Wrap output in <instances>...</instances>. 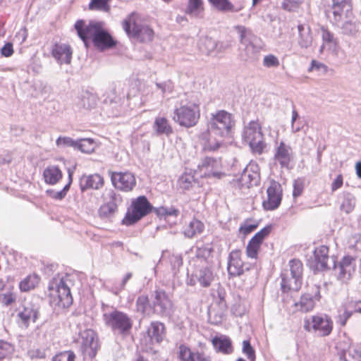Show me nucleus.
I'll return each instance as SVG.
<instances>
[{"label": "nucleus", "mask_w": 361, "mask_h": 361, "mask_svg": "<svg viewBox=\"0 0 361 361\" xmlns=\"http://www.w3.org/2000/svg\"><path fill=\"white\" fill-rule=\"evenodd\" d=\"M235 121L231 114L220 110L212 114L208 124L209 137L204 145V149L216 151L224 145V138L229 136Z\"/></svg>", "instance_id": "f257e3e1"}, {"label": "nucleus", "mask_w": 361, "mask_h": 361, "mask_svg": "<svg viewBox=\"0 0 361 361\" xmlns=\"http://www.w3.org/2000/svg\"><path fill=\"white\" fill-rule=\"evenodd\" d=\"M75 28L86 47L91 39L94 45L100 50L111 48L115 42L110 34L104 28L102 22L91 21L85 25L83 20H78Z\"/></svg>", "instance_id": "f03ea898"}, {"label": "nucleus", "mask_w": 361, "mask_h": 361, "mask_svg": "<svg viewBox=\"0 0 361 361\" xmlns=\"http://www.w3.org/2000/svg\"><path fill=\"white\" fill-rule=\"evenodd\" d=\"M72 275L66 273L64 276L54 277L49 283V302L55 310L70 307L73 303L70 285L72 284Z\"/></svg>", "instance_id": "7ed1b4c3"}, {"label": "nucleus", "mask_w": 361, "mask_h": 361, "mask_svg": "<svg viewBox=\"0 0 361 361\" xmlns=\"http://www.w3.org/2000/svg\"><path fill=\"white\" fill-rule=\"evenodd\" d=\"M242 137L248 144L251 151L257 154H262L267 147L262 126L258 121H252L245 126Z\"/></svg>", "instance_id": "20e7f679"}, {"label": "nucleus", "mask_w": 361, "mask_h": 361, "mask_svg": "<svg viewBox=\"0 0 361 361\" xmlns=\"http://www.w3.org/2000/svg\"><path fill=\"white\" fill-rule=\"evenodd\" d=\"M102 318L105 325L115 334L126 336L129 334L133 326L132 319L121 311L114 310L111 312H105Z\"/></svg>", "instance_id": "39448f33"}, {"label": "nucleus", "mask_w": 361, "mask_h": 361, "mask_svg": "<svg viewBox=\"0 0 361 361\" xmlns=\"http://www.w3.org/2000/svg\"><path fill=\"white\" fill-rule=\"evenodd\" d=\"M123 27L129 37L136 38L140 42H151L153 39V30L149 26L141 24L134 13L123 20Z\"/></svg>", "instance_id": "423d86ee"}, {"label": "nucleus", "mask_w": 361, "mask_h": 361, "mask_svg": "<svg viewBox=\"0 0 361 361\" xmlns=\"http://www.w3.org/2000/svg\"><path fill=\"white\" fill-rule=\"evenodd\" d=\"M302 325L305 331L317 332L322 336H329L334 327L331 318L326 314L306 317Z\"/></svg>", "instance_id": "0eeeda50"}, {"label": "nucleus", "mask_w": 361, "mask_h": 361, "mask_svg": "<svg viewBox=\"0 0 361 361\" xmlns=\"http://www.w3.org/2000/svg\"><path fill=\"white\" fill-rule=\"evenodd\" d=\"M85 359H92L99 348L97 333L91 329L80 330L75 340Z\"/></svg>", "instance_id": "6e6552de"}, {"label": "nucleus", "mask_w": 361, "mask_h": 361, "mask_svg": "<svg viewBox=\"0 0 361 361\" xmlns=\"http://www.w3.org/2000/svg\"><path fill=\"white\" fill-rule=\"evenodd\" d=\"M152 206L144 195L139 196L131 202L130 207L123 219V224L127 226L133 225L142 218L149 214Z\"/></svg>", "instance_id": "1a4fd4ad"}, {"label": "nucleus", "mask_w": 361, "mask_h": 361, "mask_svg": "<svg viewBox=\"0 0 361 361\" xmlns=\"http://www.w3.org/2000/svg\"><path fill=\"white\" fill-rule=\"evenodd\" d=\"M200 116L199 105L195 103L181 104L174 111L173 119L180 126L190 128L197 124Z\"/></svg>", "instance_id": "9d476101"}, {"label": "nucleus", "mask_w": 361, "mask_h": 361, "mask_svg": "<svg viewBox=\"0 0 361 361\" xmlns=\"http://www.w3.org/2000/svg\"><path fill=\"white\" fill-rule=\"evenodd\" d=\"M307 265L312 271H325L336 269V261L329 256V248L325 245L317 247L313 257L307 259Z\"/></svg>", "instance_id": "9b49d317"}, {"label": "nucleus", "mask_w": 361, "mask_h": 361, "mask_svg": "<svg viewBox=\"0 0 361 361\" xmlns=\"http://www.w3.org/2000/svg\"><path fill=\"white\" fill-rule=\"evenodd\" d=\"M259 180V168L257 163L250 162L243 171L240 177L233 180V184L239 189L250 188L257 185Z\"/></svg>", "instance_id": "f8f14e48"}, {"label": "nucleus", "mask_w": 361, "mask_h": 361, "mask_svg": "<svg viewBox=\"0 0 361 361\" xmlns=\"http://www.w3.org/2000/svg\"><path fill=\"white\" fill-rule=\"evenodd\" d=\"M113 185L123 192L132 191L136 185L134 174L129 171H109Z\"/></svg>", "instance_id": "ddd939ff"}, {"label": "nucleus", "mask_w": 361, "mask_h": 361, "mask_svg": "<svg viewBox=\"0 0 361 361\" xmlns=\"http://www.w3.org/2000/svg\"><path fill=\"white\" fill-rule=\"evenodd\" d=\"M282 188L279 183L272 180L267 189V198L262 206L265 210H274L279 207L281 202Z\"/></svg>", "instance_id": "4468645a"}, {"label": "nucleus", "mask_w": 361, "mask_h": 361, "mask_svg": "<svg viewBox=\"0 0 361 361\" xmlns=\"http://www.w3.org/2000/svg\"><path fill=\"white\" fill-rule=\"evenodd\" d=\"M153 296L154 312L159 315H169L173 304L166 292L162 290H156Z\"/></svg>", "instance_id": "2eb2a0df"}, {"label": "nucleus", "mask_w": 361, "mask_h": 361, "mask_svg": "<svg viewBox=\"0 0 361 361\" xmlns=\"http://www.w3.org/2000/svg\"><path fill=\"white\" fill-rule=\"evenodd\" d=\"M197 168L201 177L221 178V161L219 159L206 157L202 160V163L198 165Z\"/></svg>", "instance_id": "dca6fc26"}, {"label": "nucleus", "mask_w": 361, "mask_h": 361, "mask_svg": "<svg viewBox=\"0 0 361 361\" xmlns=\"http://www.w3.org/2000/svg\"><path fill=\"white\" fill-rule=\"evenodd\" d=\"M333 15L332 22L337 24L341 21L345 16L346 18L352 14V4L350 0H333V5L331 11Z\"/></svg>", "instance_id": "f3484780"}, {"label": "nucleus", "mask_w": 361, "mask_h": 361, "mask_svg": "<svg viewBox=\"0 0 361 361\" xmlns=\"http://www.w3.org/2000/svg\"><path fill=\"white\" fill-rule=\"evenodd\" d=\"M214 279L213 272H187L186 283L190 286L199 283L201 286L207 287Z\"/></svg>", "instance_id": "a211bd4d"}, {"label": "nucleus", "mask_w": 361, "mask_h": 361, "mask_svg": "<svg viewBox=\"0 0 361 361\" xmlns=\"http://www.w3.org/2000/svg\"><path fill=\"white\" fill-rule=\"evenodd\" d=\"M104 183L103 177L98 173L84 175L80 179V188L82 192L88 189L99 190Z\"/></svg>", "instance_id": "6ab92c4d"}, {"label": "nucleus", "mask_w": 361, "mask_h": 361, "mask_svg": "<svg viewBox=\"0 0 361 361\" xmlns=\"http://www.w3.org/2000/svg\"><path fill=\"white\" fill-rule=\"evenodd\" d=\"M292 149L284 142H281L276 148L274 160L281 168H288L291 159Z\"/></svg>", "instance_id": "aec40b11"}, {"label": "nucleus", "mask_w": 361, "mask_h": 361, "mask_svg": "<svg viewBox=\"0 0 361 361\" xmlns=\"http://www.w3.org/2000/svg\"><path fill=\"white\" fill-rule=\"evenodd\" d=\"M72 53L71 47L66 44H56L52 49V56L60 64L71 63Z\"/></svg>", "instance_id": "412c9836"}, {"label": "nucleus", "mask_w": 361, "mask_h": 361, "mask_svg": "<svg viewBox=\"0 0 361 361\" xmlns=\"http://www.w3.org/2000/svg\"><path fill=\"white\" fill-rule=\"evenodd\" d=\"M245 47L241 56L244 61L254 62L258 59L262 47L259 41H252L243 45Z\"/></svg>", "instance_id": "4be33fe9"}, {"label": "nucleus", "mask_w": 361, "mask_h": 361, "mask_svg": "<svg viewBox=\"0 0 361 361\" xmlns=\"http://www.w3.org/2000/svg\"><path fill=\"white\" fill-rule=\"evenodd\" d=\"M204 11L203 0H188L185 13L190 18L197 19L202 18Z\"/></svg>", "instance_id": "5701e85b"}, {"label": "nucleus", "mask_w": 361, "mask_h": 361, "mask_svg": "<svg viewBox=\"0 0 361 361\" xmlns=\"http://www.w3.org/2000/svg\"><path fill=\"white\" fill-rule=\"evenodd\" d=\"M298 43L302 48L309 47L312 42V36L310 26L306 23H299L298 25Z\"/></svg>", "instance_id": "b1692460"}, {"label": "nucleus", "mask_w": 361, "mask_h": 361, "mask_svg": "<svg viewBox=\"0 0 361 361\" xmlns=\"http://www.w3.org/2000/svg\"><path fill=\"white\" fill-rule=\"evenodd\" d=\"M147 334L152 342L160 343L165 336V327L163 323L153 322L147 329Z\"/></svg>", "instance_id": "393cba45"}, {"label": "nucleus", "mask_w": 361, "mask_h": 361, "mask_svg": "<svg viewBox=\"0 0 361 361\" xmlns=\"http://www.w3.org/2000/svg\"><path fill=\"white\" fill-rule=\"evenodd\" d=\"M342 33L356 37L361 32V23L355 18L347 19L341 25Z\"/></svg>", "instance_id": "a878e982"}, {"label": "nucleus", "mask_w": 361, "mask_h": 361, "mask_svg": "<svg viewBox=\"0 0 361 361\" xmlns=\"http://www.w3.org/2000/svg\"><path fill=\"white\" fill-rule=\"evenodd\" d=\"M38 308L37 307L32 304H28L18 313V317L25 324H27L30 322H35L38 317Z\"/></svg>", "instance_id": "bb28decb"}, {"label": "nucleus", "mask_w": 361, "mask_h": 361, "mask_svg": "<svg viewBox=\"0 0 361 361\" xmlns=\"http://www.w3.org/2000/svg\"><path fill=\"white\" fill-rule=\"evenodd\" d=\"M234 29L239 35L240 42L243 45L252 41H259V39L253 34L250 28L243 25H236L234 27Z\"/></svg>", "instance_id": "cd10ccee"}, {"label": "nucleus", "mask_w": 361, "mask_h": 361, "mask_svg": "<svg viewBox=\"0 0 361 361\" xmlns=\"http://www.w3.org/2000/svg\"><path fill=\"white\" fill-rule=\"evenodd\" d=\"M320 33L323 41V44L320 47L321 52L323 51L326 46H327L329 49H334L337 46V39L335 38L334 33L330 32L327 28L322 27Z\"/></svg>", "instance_id": "c85d7f7f"}, {"label": "nucleus", "mask_w": 361, "mask_h": 361, "mask_svg": "<svg viewBox=\"0 0 361 361\" xmlns=\"http://www.w3.org/2000/svg\"><path fill=\"white\" fill-rule=\"evenodd\" d=\"M216 10L222 12H238L242 6L236 8L229 0H208Z\"/></svg>", "instance_id": "c756f323"}, {"label": "nucleus", "mask_w": 361, "mask_h": 361, "mask_svg": "<svg viewBox=\"0 0 361 361\" xmlns=\"http://www.w3.org/2000/svg\"><path fill=\"white\" fill-rule=\"evenodd\" d=\"M43 176L47 183L54 185L62 178V172L58 167L51 166L44 169Z\"/></svg>", "instance_id": "7c9ffc66"}, {"label": "nucleus", "mask_w": 361, "mask_h": 361, "mask_svg": "<svg viewBox=\"0 0 361 361\" xmlns=\"http://www.w3.org/2000/svg\"><path fill=\"white\" fill-rule=\"evenodd\" d=\"M154 130L158 135H169L173 133L169 121L164 117H157L154 123Z\"/></svg>", "instance_id": "2f4dec72"}, {"label": "nucleus", "mask_w": 361, "mask_h": 361, "mask_svg": "<svg viewBox=\"0 0 361 361\" xmlns=\"http://www.w3.org/2000/svg\"><path fill=\"white\" fill-rule=\"evenodd\" d=\"M212 343L220 352L224 354H230L233 352L231 341L228 337H215Z\"/></svg>", "instance_id": "473e14b6"}, {"label": "nucleus", "mask_w": 361, "mask_h": 361, "mask_svg": "<svg viewBox=\"0 0 361 361\" xmlns=\"http://www.w3.org/2000/svg\"><path fill=\"white\" fill-rule=\"evenodd\" d=\"M204 224L200 221L192 219L184 229V234L188 238H192L197 234L202 233L204 230Z\"/></svg>", "instance_id": "72a5a7b5"}, {"label": "nucleus", "mask_w": 361, "mask_h": 361, "mask_svg": "<svg viewBox=\"0 0 361 361\" xmlns=\"http://www.w3.org/2000/svg\"><path fill=\"white\" fill-rule=\"evenodd\" d=\"M40 277L35 272L29 274L20 281L19 286L22 291H29L35 288L39 283Z\"/></svg>", "instance_id": "f704fd0d"}, {"label": "nucleus", "mask_w": 361, "mask_h": 361, "mask_svg": "<svg viewBox=\"0 0 361 361\" xmlns=\"http://www.w3.org/2000/svg\"><path fill=\"white\" fill-rule=\"evenodd\" d=\"M216 46V42L214 39L208 37L202 38L200 42V51L208 56L212 55L215 51Z\"/></svg>", "instance_id": "c9c22d12"}, {"label": "nucleus", "mask_w": 361, "mask_h": 361, "mask_svg": "<svg viewBox=\"0 0 361 361\" xmlns=\"http://www.w3.org/2000/svg\"><path fill=\"white\" fill-rule=\"evenodd\" d=\"M355 205V197L349 192H343V201L341 204V209L348 214L353 210Z\"/></svg>", "instance_id": "e433bc0d"}, {"label": "nucleus", "mask_w": 361, "mask_h": 361, "mask_svg": "<svg viewBox=\"0 0 361 361\" xmlns=\"http://www.w3.org/2000/svg\"><path fill=\"white\" fill-rule=\"evenodd\" d=\"M358 259L350 255L344 256L339 262L341 271H355Z\"/></svg>", "instance_id": "4c0bfd02"}, {"label": "nucleus", "mask_w": 361, "mask_h": 361, "mask_svg": "<svg viewBox=\"0 0 361 361\" xmlns=\"http://www.w3.org/2000/svg\"><path fill=\"white\" fill-rule=\"evenodd\" d=\"M295 306L298 307L300 311L307 312L314 309L315 303L312 298L308 295H303L301 297L300 302L295 304Z\"/></svg>", "instance_id": "58836bf2"}, {"label": "nucleus", "mask_w": 361, "mask_h": 361, "mask_svg": "<svg viewBox=\"0 0 361 361\" xmlns=\"http://www.w3.org/2000/svg\"><path fill=\"white\" fill-rule=\"evenodd\" d=\"M96 145L92 139L85 138L77 140L76 149L84 153H92L95 149Z\"/></svg>", "instance_id": "ea45409f"}, {"label": "nucleus", "mask_w": 361, "mask_h": 361, "mask_svg": "<svg viewBox=\"0 0 361 361\" xmlns=\"http://www.w3.org/2000/svg\"><path fill=\"white\" fill-rule=\"evenodd\" d=\"M111 0H91L89 4L90 10L100 11L109 13L111 10L109 2Z\"/></svg>", "instance_id": "a19ab883"}, {"label": "nucleus", "mask_w": 361, "mask_h": 361, "mask_svg": "<svg viewBox=\"0 0 361 361\" xmlns=\"http://www.w3.org/2000/svg\"><path fill=\"white\" fill-rule=\"evenodd\" d=\"M345 361H361V349L350 346L343 355Z\"/></svg>", "instance_id": "79ce46f5"}, {"label": "nucleus", "mask_w": 361, "mask_h": 361, "mask_svg": "<svg viewBox=\"0 0 361 361\" xmlns=\"http://www.w3.org/2000/svg\"><path fill=\"white\" fill-rule=\"evenodd\" d=\"M14 353V346L7 341L0 340V360L9 358Z\"/></svg>", "instance_id": "37998d69"}, {"label": "nucleus", "mask_w": 361, "mask_h": 361, "mask_svg": "<svg viewBox=\"0 0 361 361\" xmlns=\"http://www.w3.org/2000/svg\"><path fill=\"white\" fill-rule=\"evenodd\" d=\"M242 353L250 361H255V350L252 346L250 340H244L242 343Z\"/></svg>", "instance_id": "c03bdc74"}, {"label": "nucleus", "mask_w": 361, "mask_h": 361, "mask_svg": "<svg viewBox=\"0 0 361 361\" xmlns=\"http://www.w3.org/2000/svg\"><path fill=\"white\" fill-rule=\"evenodd\" d=\"M195 353L185 345H180L178 348V357L180 361H191Z\"/></svg>", "instance_id": "a18cd8bd"}, {"label": "nucleus", "mask_w": 361, "mask_h": 361, "mask_svg": "<svg viewBox=\"0 0 361 361\" xmlns=\"http://www.w3.org/2000/svg\"><path fill=\"white\" fill-rule=\"evenodd\" d=\"M194 183V178L190 173L182 175L178 179V185L183 190H189Z\"/></svg>", "instance_id": "49530a36"}, {"label": "nucleus", "mask_w": 361, "mask_h": 361, "mask_svg": "<svg viewBox=\"0 0 361 361\" xmlns=\"http://www.w3.org/2000/svg\"><path fill=\"white\" fill-rule=\"evenodd\" d=\"M77 105L80 108L86 109H91L95 105L94 98L93 96L86 94L81 97Z\"/></svg>", "instance_id": "de8ad7c7"}, {"label": "nucleus", "mask_w": 361, "mask_h": 361, "mask_svg": "<svg viewBox=\"0 0 361 361\" xmlns=\"http://www.w3.org/2000/svg\"><path fill=\"white\" fill-rule=\"evenodd\" d=\"M56 145L58 147L65 148L68 147H71L74 149H76L77 140H74L73 139L69 137L60 136L56 140Z\"/></svg>", "instance_id": "09e8293b"}, {"label": "nucleus", "mask_w": 361, "mask_h": 361, "mask_svg": "<svg viewBox=\"0 0 361 361\" xmlns=\"http://www.w3.org/2000/svg\"><path fill=\"white\" fill-rule=\"evenodd\" d=\"M104 200L108 204H114L117 209L118 204L121 202V197L119 194H117L113 190H109L104 195Z\"/></svg>", "instance_id": "8fccbe9b"}, {"label": "nucleus", "mask_w": 361, "mask_h": 361, "mask_svg": "<svg viewBox=\"0 0 361 361\" xmlns=\"http://www.w3.org/2000/svg\"><path fill=\"white\" fill-rule=\"evenodd\" d=\"M260 244L251 239L246 247V252L248 257L257 258L260 248Z\"/></svg>", "instance_id": "3c124183"}, {"label": "nucleus", "mask_w": 361, "mask_h": 361, "mask_svg": "<svg viewBox=\"0 0 361 361\" xmlns=\"http://www.w3.org/2000/svg\"><path fill=\"white\" fill-rule=\"evenodd\" d=\"M71 182H72V174L71 172H69V182L63 187V188L61 190L57 191V192L48 191V192L50 194V195L52 198L56 199V200H62L66 195V193H67L68 190H69Z\"/></svg>", "instance_id": "603ef678"}, {"label": "nucleus", "mask_w": 361, "mask_h": 361, "mask_svg": "<svg viewBox=\"0 0 361 361\" xmlns=\"http://www.w3.org/2000/svg\"><path fill=\"white\" fill-rule=\"evenodd\" d=\"M226 292L224 288L221 286H219L216 290V295L215 293L213 294L214 298L218 300L216 302L219 306V308L221 310H224L226 308V302L225 300Z\"/></svg>", "instance_id": "864d4df0"}, {"label": "nucleus", "mask_w": 361, "mask_h": 361, "mask_svg": "<svg viewBox=\"0 0 361 361\" xmlns=\"http://www.w3.org/2000/svg\"><path fill=\"white\" fill-rule=\"evenodd\" d=\"M271 228L272 227L271 225L265 226L257 232L251 239H254L255 242L261 245L264 239L270 234Z\"/></svg>", "instance_id": "5fc2aeb1"}, {"label": "nucleus", "mask_w": 361, "mask_h": 361, "mask_svg": "<svg viewBox=\"0 0 361 361\" xmlns=\"http://www.w3.org/2000/svg\"><path fill=\"white\" fill-rule=\"evenodd\" d=\"M117 209L114 204H108L105 202L102 205L99 209V214L100 216L107 217L113 214Z\"/></svg>", "instance_id": "6e6d98bb"}, {"label": "nucleus", "mask_w": 361, "mask_h": 361, "mask_svg": "<svg viewBox=\"0 0 361 361\" xmlns=\"http://www.w3.org/2000/svg\"><path fill=\"white\" fill-rule=\"evenodd\" d=\"M75 355L73 351L67 350L55 355L52 361H75Z\"/></svg>", "instance_id": "4d7b16f0"}, {"label": "nucleus", "mask_w": 361, "mask_h": 361, "mask_svg": "<svg viewBox=\"0 0 361 361\" xmlns=\"http://www.w3.org/2000/svg\"><path fill=\"white\" fill-rule=\"evenodd\" d=\"M318 71L320 74H326L328 71V67L323 63L312 60L311 66L309 68V71Z\"/></svg>", "instance_id": "13d9d810"}, {"label": "nucleus", "mask_w": 361, "mask_h": 361, "mask_svg": "<svg viewBox=\"0 0 361 361\" xmlns=\"http://www.w3.org/2000/svg\"><path fill=\"white\" fill-rule=\"evenodd\" d=\"M279 64V59L273 54L265 56L263 59V65L267 68L278 67Z\"/></svg>", "instance_id": "bf43d9fd"}, {"label": "nucleus", "mask_w": 361, "mask_h": 361, "mask_svg": "<svg viewBox=\"0 0 361 361\" xmlns=\"http://www.w3.org/2000/svg\"><path fill=\"white\" fill-rule=\"evenodd\" d=\"M212 252V247L208 245H204L201 247H198L196 251V256L198 258L207 259L211 255Z\"/></svg>", "instance_id": "052dcab7"}, {"label": "nucleus", "mask_w": 361, "mask_h": 361, "mask_svg": "<svg viewBox=\"0 0 361 361\" xmlns=\"http://www.w3.org/2000/svg\"><path fill=\"white\" fill-rule=\"evenodd\" d=\"M258 226L257 224H249L247 221L241 224L239 228V231L244 235H247L252 231L255 230Z\"/></svg>", "instance_id": "680f3d73"}, {"label": "nucleus", "mask_w": 361, "mask_h": 361, "mask_svg": "<svg viewBox=\"0 0 361 361\" xmlns=\"http://www.w3.org/2000/svg\"><path fill=\"white\" fill-rule=\"evenodd\" d=\"M149 304V300L147 296L141 295L138 297L137 300V310L142 312H145L146 311L147 306Z\"/></svg>", "instance_id": "e2e57ef3"}, {"label": "nucleus", "mask_w": 361, "mask_h": 361, "mask_svg": "<svg viewBox=\"0 0 361 361\" xmlns=\"http://www.w3.org/2000/svg\"><path fill=\"white\" fill-rule=\"evenodd\" d=\"M353 315V312L345 309L343 314H341L338 317L337 322L341 326H345L347 321Z\"/></svg>", "instance_id": "0e129e2a"}, {"label": "nucleus", "mask_w": 361, "mask_h": 361, "mask_svg": "<svg viewBox=\"0 0 361 361\" xmlns=\"http://www.w3.org/2000/svg\"><path fill=\"white\" fill-rule=\"evenodd\" d=\"M16 298V295L12 293H7L0 295V301L6 306L15 302Z\"/></svg>", "instance_id": "69168bd1"}, {"label": "nucleus", "mask_w": 361, "mask_h": 361, "mask_svg": "<svg viewBox=\"0 0 361 361\" xmlns=\"http://www.w3.org/2000/svg\"><path fill=\"white\" fill-rule=\"evenodd\" d=\"M350 311L353 313H361V300L351 301L348 304Z\"/></svg>", "instance_id": "338daca9"}, {"label": "nucleus", "mask_w": 361, "mask_h": 361, "mask_svg": "<svg viewBox=\"0 0 361 361\" xmlns=\"http://www.w3.org/2000/svg\"><path fill=\"white\" fill-rule=\"evenodd\" d=\"M191 361H210V359L203 353L195 352Z\"/></svg>", "instance_id": "774afa93"}]
</instances>
